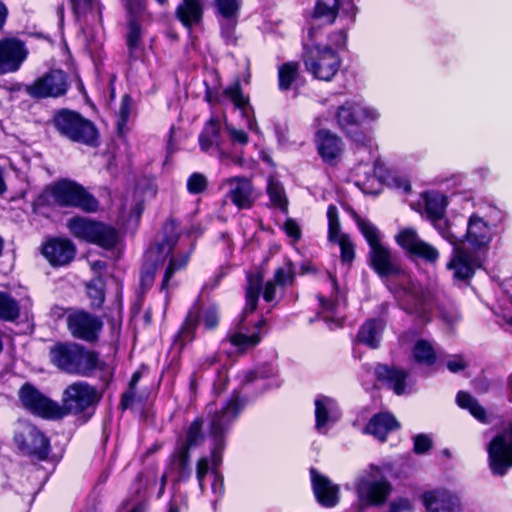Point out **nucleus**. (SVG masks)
Instances as JSON below:
<instances>
[{"label": "nucleus", "instance_id": "nucleus-1", "mask_svg": "<svg viewBox=\"0 0 512 512\" xmlns=\"http://www.w3.org/2000/svg\"><path fill=\"white\" fill-rule=\"evenodd\" d=\"M503 213L492 204L480 205L466 220L464 233L457 231L455 223H445L441 236L453 247L447 269L456 280H467L482 266L484 255L497 234Z\"/></svg>", "mask_w": 512, "mask_h": 512}, {"label": "nucleus", "instance_id": "nucleus-2", "mask_svg": "<svg viewBox=\"0 0 512 512\" xmlns=\"http://www.w3.org/2000/svg\"><path fill=\"white\" fill-rule=\"evenodd\" d=\"M244 407V402L240 399L239 395L233 394L231 398L225 402L220 409L215 408L213 405L208 406L210 416L209 437L212 441L211 461L212 469L209 471L208 458L202 457L197 462L196 478L199 488L202 493H205V481L209 478L211 481L210 487L212 493L219 498L224 492V480L221 474L217 471V467L222 461V451L225 445V435L230 429L231 425Z\"/></svg>", "mask_w": 512, "mask_h": 512}, {"label": "nucleus", "instance_id": "nucleus-3", "mask_svg": "<svg viewBox=\"0 0 512 512\" xmlns=\"http://www.w3.org/2000/svg\"><path fill=\"white\" fill-rule=\"evenodd\" d=\"M369 262L371 268L385 282L387 287L398 292L417 293L415 283L410 274L402 267L399 258L384 244L369 250Z\"/></svg>", "mask_w": 512, "mask_h": 512}, {"label": "nucleus", "instance_id": "nucleus-4", "mask_svg": "<svg viewBox=\"0 0 512 512\" xmlns=\"http://www.w3.org/2000/svg\"><path fill=\"white\" fill-rule=\"evenodd\" d=\"M52 363L60 370L74 375L88 376L99 364L97 353L76 343H59L50 350Z\"/></svg>", "mask_w": 512, "mask_h": 512}, {"label": "nucleus", "instance_id": "nucleus-5", "mask_svg": "<svg viewBox=\"0 0 512 512\" xmlns=\"http://www.w3.org/2000/svg\"><path fill=\"white\" fill-rule=\"evenodd\" d=\"M39 201L53 202L61 207L79 208L89 213L98 209V201L83 186L68 179L47 186Z\"/></svg>", "mask_w": 512, "mask_h": 512}, {"label": "nucleus", "instance_id": "nucleus-6", "mask_svg": "<svg viewBox=\"0 0 512 512\" xmlns=\"http://www.w3.org/2000/svg\"><path fill=\"white\" fill-rule=\"evenodd\" d=\"M163 233L165 235L164 241L158 244L157 247L150 249L146 257L149 260H153L157 254H164L165 257L169 256V262L161 284V290L168 291L173 275L187 266L191 251L173 252V246L177 242L179 235V225L175 220H169L165 223Z\"/></svg>", "mask_w": 512, "mask_h": 512}, {"label": "nucleus", "instance_id": "nucleus-7", "mask_svg": "<svg viewBox=\"0 0 512 512\" xmlns=\"http://www.w3.org/2000/svg\"><path fill=\"white\" fill-rule=\"evenodd\" d=\"M303 61L306 70L318 80L329 82L338 73L341 59L338 53L327 45H312L305 48Z\"/></svg>", "mask_w": 512, "mask_h": 512}, {"label": "nucleus", "instance_id": "nucleus-8", "mask_svg": "<svg viewBox=\"0 0 512 512\" xmlns=\"http://www.w3.org/2000/svg\"><path fill=\"white\" fill-rule=\"evenodd\" d=\"M67 227L74 237L103 248H111L118 242V233L114 228L86 217L69 219Z\"/></svg>", "mask_w": 512, "mask_h": 512}, {"label": "nucleus", "instance_id": "nucleus-9", "mask_svg": "<svg viewBox=\"0 0 512 512\" xmlns=\"http://www.w3.org/2000/svg\"><path fill=\"white\" fill-rule=\"evenodd\" d=\"M379 117L380 113L376 108L356 98L339 103L334 113L337 126L346 133L363 124L374 122Z\"/></svg>", "mask_w": 512, "mask_h": 512}, {"label": "nucleus", "instance_id": "nucleus-10", "mask_svg": "<svg viewBox=\"0 0 512 512\" xmlns=\"http://www.w3.org/2000/svg\"><path fill=\"white\" fill-rule=\"evenodd\" d=\"M54 125L60 134L71 141L86 145H94L97 141L95 126L79 113L62 110L54 117Z\"/></svg>", "mask_w": 512, "mask_h": 512}, {"label": "nucleus", "instance_id": "nucleus-11", "mask_svg": "<svg viewBox=\"0 0 512 512\" xmlns=\"http://www.w3.org/2000/svg\"><path fill=\"white\" fill-rule=\"evenodd\" d=\"M99 401L97 390L84 381H77L63 391L60 411L57 412V419L68 414H78L93 406Z\"/></svg>", "mask_w": 512, "mask_h": 512}, {"label": "nucleus", "instance_id": "nucleus-12", "mask_svg": "<svg viewBox=\"0 0 512 512\" xmlns=\"http://www.w3.org/2000/svg\"><path fill=\"white\" fill-rule=\"evenodd\" d=\"M17 448L25 455L44 460L50 450L47 437L34 425L19 422L14 435Z\"/></svg>", "mask_w": 512, "mask_h": 512}, {"label": "nucleus", "instance_id": "nucleus-13", "mask_svg": "<svg viewBox=\"0 0 512 512\" xmlns=\"http://www.w3.org/2000/svg\"><path fill=\"white\" fill-rule=\"evenodd\" d=\"M489 467L493 474L503 476L512 467V421L507 429L496 435L489 443Z\"/></svg>", "mask_w": 512, "mask_h": 512}, {"label": "nucleus", "instance_id": "nucleus-14", "mask_svg": "<svg viewBox=\"0 0 512 512\" xmlns=\"http://www.w3.org/2000/svg\"><path fill=\"white\" fill-rule=\"evenodd\" d=\"M375 474L361 476L356 483L359 501L367 506L383 504L391 492L390 483L383 477L376 479Z\"/></svg>", "mask_w": 512, "mask_h": 512}, {"label": "nucleus", "instance_id": "nucleus-15", "mask_svg": "<svg viewBox=\"0 0 512 512\" xmlns=\"http://www.w3.org/2000/svg\"><path fill=\"white\" fill-rule=\"evenodd\" d=\"M22 405L31 413L46 419H57L59 404L52 401L31 384H24L19 390Z\"/></svg>", "mask_w": 512, "mask_h": 512}, {"label": "nucleus", "instance_id": "nucleus-16", "mask_svg": "<svg viewBox=\"0 0 512 512\" xmlns=\"http://www.w3.org/2000/svg\"><path fill=\"white\" fill-rule=\"evenodd\" d=\"M396 243L408 254L434 263L439 258L438 250L431 244L423 241L413 228L401 229L395 236Z\"/></svg>", "mask_w": 512, "mask_h": 512}, {"label": "nucleus", "instance_id": "nucleus-17", "mask_svg": "<svg viewBox=\"0 0 512 512\" xmlns=\"http://www.w3.org/2000/svg\"><path fill=\"white\" fill-rule=\"evenodd\" d=\"M384 168L377 162L359 163L352 171L354 184L365 194H377L382 182L389 181L383 174Z\"/></svg>", "mask_w": 512, "mask_h": 512}, {"label": "nucleus", "instance_id": "nucleus-18", "mask_svg": "<svg viewBox=\"0 0 512 512\" xmlns=\"http://www.w3.org/2000/svg\"><path fill=\"white\" fill-rule=\"evenodd\" d=\"M66 322L68 330L74 338L87 342L96 340L103 326L98 317L84 311L70 313Z\"/></svg>", "mask_w": 512, "mask_h": 512}, {"label": "nucleus", "instance_id": "nucleus-19", "mask_svg": "<svg viewBox=\"0 0 512 512\" xmlns=\"http://www.w3.org/2000/svg\"><path fill=\"white\" fill-rule=\"evenodd\" d=\"M68 88L66 74L61 70H52L27 87L28 93L35 98L59 97Z\"/></svg>", "mask_w": 512, "mask_h": 512}, {"label": "nucleus", "instance_id": "nucleus-20", "mask_svg": "<svg viewBox=\"0 0 512 512\" xmlns=\"http://www.w3.org/2000/svg\"><path fill=\"white\" fill-rule=\"evenodd\" d=\"M227 187L225 198L230 200L238 209H249L256 200L253 184L246 177H231L222 182Z\"/></svg>", "mask_w": 512, "mask_h": 512}, {"label": "nucleus", "instance_id": "nucleus-21", "mask_svg": "<svg viewBox=\"0 0 512 512\" xmlns=\"http://www.w3.org/2000/svg\"><path fill=\"white\" fill-rule=\"evenodd\" d=\"M129 15L127 46L131 57H138L141 47V28L138 19L146 12L145 0H123Z\"/></svg>", "mask_w": 512, "mask_h": 512}, {"label": "nucleus", "instance_id": "nucleus-22", "mask_svg": "<svg viewBox=\"0 0 512 512\" xmlns=\"http://www.w3.org/2000/svg\"><path fill=\"white\" fill-rule=\"evenodd\" d=\"M190 457L187 447H177L170 456V462L161 477L160 488L158 497H162L165 492L166 482L168 477H172L176 483L184 482L189 479L191 475V468L189 465Z\"/></svg>", "mask_w": 512, "mask_h": 512}, {"label": "nucleus", "instance_id": "nucleus-23", "mask_svg": "<svg viewBox=\"0 0 512 512\" xmlns=\"http://www.w3.org/2000/svg\"><path fill=\"white\" fill-rule=\"evenodd\" d=\"M315 145L322 160L334 165L344 151V143L340 136L328 129H320L315 134Z\"/></svg>", "mask_w": 512, "mask_h": 512}, {"label": "nucleus", "instance_id": "nucleus-24", "mask_svg": "<svg viewBox=\"0 0 512 512\" xmlns=\"http://www.w3.org/2000/svg\"><path fill=\"white\" fill-rule=\"evenodd\" d=\"M24 44L14 38L0 40V74L15 72L26 59Z\"/></svg>", "mask_w": 512, "mask_h": 512}, {"label": "nucleus", "instance_id": "nucleus-25", "mask_svg": "<svg viewBox=\"0 0 512 512\" xmlns=\"http://www.w3.org/2000/svg\"><path fill=\"white\" fill-rule=\"evenodd\" d=\"M423 504L427 512H463L459 496L446 489L424 493Z\"/></svg>", "mask_w": 512, "mask_h": 512}, {"label": "nucleus", "instance_id": "nucleus-26", "mask_svg": "<svg viewBox=\"0 0 512 512\" xmlns=\"http://www.w3.org/2000/svg\"><path fill=\"white\" fill-rule=\"evenodd\" d=\"M311 482L317 501L324 507H334L339 502V486L316 469L310 470Z\"/></svg>", "mask_w": 512, "mask_h": 512}, {"label": "nucleus", "instance_id": "nucleus-27", "mask_svg": "<svg viewBox=\"0 0 512 512\" xmlns=\"http://www.w3.org/2000/svg\"><path fill=\"white\" fill-rule=\"evenodd\" d=\"M42 254L53 266L68 264L75 256L74 244L64 238H52L42 246Z\"/></svg>", "mask_w": 512, "mask_h": 512}, {"label": "nucleus", "instance_id": "nucleus-28", "mask_svg": "<svg viewBox=\"0 0 512 512\" xmlns=\"http://www.w3.org/2000/svg\"><path fill=\"white\" fill-rule=\"evenodd\" d=\"M217 15L220 17L222 36L227 42L234 40L241 0H214Z\"/></svg>", "mask_w": 512, "mask_h": 512}, {"label": "nucleus", "instance_id": "nucleus-29", "mask_svg": "<svg viewBox=\"0 0 512 512\" xmlns=\"http://www.w3.org/2000/svg\"><path fill=\"white\" fill-rule=\"evenodd\" d=\"M341 416L337 403L332 398L319 396L315 400V427L319 433L325 434Z\"/></svg>", "mask_w": 512, "mask_h": 512}, {"label": "nucleus", "instance_id": "nucleus-30", "mask_svg": "<svg viewBox=\"0 0 512 512\" xmlns=\"http://www.w3.org/2000/svg\"><path fill=\"white\" fill-rule=\"evenodd\" d=\"M420 202L423 205L427 217L433 222L434 227L440 233L441 228H445V223L453 221L443 220L442 216L447 206V198L444 194L437 191H427L420 195Z\"/></svg>", "mask_w": 512, "mask_h": 512}, {"label": "nucleus", "instance_id": "nucleus-31", "mask_svg": "<svg viewBox=\"0 0 512 512\" xmlns=\"http://www.w3.org/2000/svg\"><path fill=\"white\" fill-rule=\"evenodd\" d=\"M340 8V0H316L309 27V37H314V30L321 25L332 24Z\"/></svg>", "mask_w": 512, "mask_h": 512}, {"label": "nucleus", "instance_id": "nucleus-32", "mask_svg": "<svg viewBox=\"0 0 512 512\" xmlns=\"http://www.w3.org/2000/svg\"><path fill=\"white\" fill-rule=\"evenodd\" d=\"M207 99L209 102L216 101V102H222V101H230L235 108L239 109L244 117L249 118V98L245 96L241 89V84L239 81H236L232 85L226 87L223 90L222 96L219 99H213L210 92L207 93ZM254 121L251 119H248V127L250 129L254 128Z\"/></svg>", "mask_w": 512, "mask_h": 512}, {"label": "nucleus", "instance_id": "nucleus-33", "mask_svg": "<svg viewBox=\"0 0 512 512\" xmlns=\"http://www.w3.org/2000/svg\"><path fill=\"white\" fill-rule=\"evenodd\" d=\"M398 427L397 420L390 413H379L370 419L365 427V433L373 435L380 441H384L387 434Z\"/></svg>", "mask_w": 512, "mask_h": 512}, {"label": "nucleus", "instance_id": "nucleus-34", "mask_svg": "<svg viewBox=\"0 0 512 512\" xmlns=\"http://www.w3.org/2000/svg\"><path fill=\"white\" fill-rule=\"evenodd\" d=\"M203 5L201 0H182L176 8L177 19L187 28L201 22Z\"/></svg>", "mask_w": 512, "mask_h": 512}, {"label": "nucleus", "instance_id": "nucleus-35", "mask_svg": "<svg viewBox=\"0 0 512 512\" xmlns=\"http://www.w3.org/2000/svg\"><path fill=\"white\" fill-rule=\"evenodd\" d=\"M377 378L385 382L397 395L405 392V380L407 374L400 369L389 368L386 365H378L375 368Z\"/></svg>", "mask_w": 512, "mask_h": 512}, {"label": "nucleus", "instance_id": "nucleus-36", "mask_svg": "<svg viewBox=\"0 0 512 512\" xmlns=\"http://www.w3.org/2000/svg\"><path fill=\"white\" fill-rule=\"evenodd\" d=\"M456 402L459 407L469 411V413L483 424L489 423V417L485 408L471 394L460 391L456 396Z\"/></svg>", "mask_w": 512, "mask_h": 512}, {"label": "nucleus", "instance_id": "nucleus-37", "mask_svg": "<svg viewBox=\"0 0 512 512\" xmlns=\"http://www.w3.org/2000/svg\"><path fill=\"white\" fill-rule=\"evenodd\" d=\"M248 285L246 288V305L243 310V316L253 313L257 307L260 291L262 288L263 277L260 273H253L247 276Z\"/></svg>", "mask_w": 512, "mask_h": 512}, {"label": "nucleus", "instance_id": "nucleus-38", "mask_svg": "<svg viewBox=\"0 0 512 512\" xmlns=\"http://www.w3.org/2000/svg\"><path fill=\"white\" fill-rule=\"evenodd\" d=\"M384 325L378 320H369L364 323L357 335L358 342L364 343L370 348H377L380 342Z\"/></svg>", "mask_w": 512, "mask_h": 512}, {"label": "nucleus", "instance_id": "nucleus-39", "mask_svg": "<svg viewBox=\"0 0 512 512\" xmlns=\"http://www.w3.org/2000/svg\"><path fill=\"white\" fill-rule=\"evenodd\" d=\"M220 128L216 121L210 120L205 125L202 133L199 136V144L202 151L211 153L217 150L220 145Z\"/></svg>", "mask_w": 512, "mask_h": 512}, {"label": "nucleus", "instance_id": "nucleus-40", "mask_svg": "<svg viewBox=\"0 0 512 512\" xmlns=\"http://www.w3.org/2000/svg\"><path fill=\"white\" fill-rule=\"evenodd\" d=\"M352 217L356 222L359 231L367 241L370 249H373L383 244L382 233L371 221L361 218L355 212L352 213Z\"/></svg>", "mask_w": 512, "mask_h": 512}, {"label": "nucleus", "instance_id": "nucleus-41", "mask_svg": "<svg viewBox=\"0 0 512 512\" xmlns=\"http://www.w3.org/2000/svg\"><path fill=\"white\" fill-rule=\"evenodd\" d=\"M412 356L415 362L430 366L436 360V351L431 342L420 339L413 346Z\"/></svg>", "mask_w": 512, "mask_h": 512}, {"label": "nucleus", "instance_id": "nucleus-42", "mask_svg": "<svg viewBox=\"0 0 512 512\" xmlns=\"http://www.w3.org/2000/svg\"><path fill=\"white\" fill-rule=\"evenodd\" d=\"M261 336L257 332L247 333L242 324L239 325L238 331L230 336L232 345L240 350L253 348L259 344Z\"/></svg>", "mask_w": 512, "mask_h": 512}, {"label": "nucleus", "instance_id": "nucleus-43", "mask_svg": "<svg viewBox=\"0 0 512 512\" xmlns=\"http://www.w3.org/2000/svg\"><path fill=\"white\" fill-rule=\"evenodd\" d=\"M299 76V64L297 62H287L278 69L279 89L289 90L292 84Z\"/></svg>", "mask_w": 512, "mask_h": 512}, {"label": "nucleus", "instance_id": "nucleus-44", "mask_svg": "<svg viewBox=\"0 0 512 512\" xmlns=\"http://www.w3.org/2000/svg\"><path fill=\"white\" fill-rule=\"evenodd\" d=\"M20 315L18 302L11 295L0 292V319L4 321H14Z\"/></svg>", "mask_w": 512, "mask_h": 512}, {"label": "nucleus", "instance_id": "nucleus-45", "mask_svg": "<svg viewBox=\"0 0 512 512\" xmlns=\"http://www.w3.org/2000/svg\"><path fill=\"white\" fill-rule=\"evenodd\" d=\"M320 305V314L323 320L330 328L338 327L341 325L342 318L339 316L335 302L325 299L322 296L318 297Z\"/></svg>", "mask_w": 512, "mask_h": 512}, {"label": "nucleus", "instance_id": "nucleus-46", "mask_svg": "<svg viewBox=\"0 0 512 512\" xmlns=\"http://www.w3.org/2000/svg\"><path fill=\"white\" fill-rule=\"evenodd\" d=\"M267 193L272 204L281 210L287 209V198L283 185L273 177L268 179Z\"/></svg>", "mask_w": 512, "mask_h": 512}, {"label": "nucleus", "instance_id": "nucleus-47", "mask_svg": "<svg viewBox=\"0 0 512 512\" xmlns=\"http://www.w3.org/2000/svg\"><path fill=\"white\" fill-rule=\"evenodd\" d=\"M328 218V238L332 242H336L339 236H348L340 232V222L338 218V210L335 205H329L327 209Z\"/></svg>", "mask_w": 512, "mask_h": 512}, {"label": "nucleus", "instance_id": "nucleus-48", "mask_svg": "<svg viewBox=\"0 0 512 512\" xmlns=\"http://www.w3.org/2000/svg\"><path fill=\"white\" fill-rule=\"evenodd\" d=\"M202 440V421L195 419L188 428L185 442L178 447H187V451L189 452L190 448L197 446Z\"/></svg>", "mask_w": 512, "mask_h": 512}, {"label": "nucleus", "instance_id": "nucleus-49", "mask_svg": "<svg viewBox=\"0 0 512 512\" xmlns=\"http://www.w3.org/2000/svg\"><path fill=\"white\" fill-rule=\"evenodd\" d=\"M198 320L199 317L197 312L189 311L178 334L182 342L191 341L193 339Z\"/></svg>", "mask_w": 512, "mask_h": 512}, {"label": "nucleus", "instance_id": "nucleus-50", "mask_svg": "<svg viewBox=\"0 0 512 512\" xmlns=\"http://www.w3.org/2000/svg\"><path fill=\"white\" fill-rule=\"evenodd\" d=\"M294 279V271L292 264L290 262L286 263L284 266H281L276 269L273 277V282L277 284L279 287H284L293 282Z\"/></svg>", "mask_w": 512, "mask_h": 512}, {"label": "nucleus", "instance_id": "nucleus-51", "mask_svg": "<svg viewBox=\"0 0 512 512\" xmlns=\"http://www.w3.org/2000/svg\"><path fill=\"white\" fill-rule=\"evenodd\" d=\"M208 181L205 175L195 172L187 180V190L190 194H200L207 188Z\"/></svg>", "mask_w": 512, "mask_h": 512}, {"label": "nucleus", "instance_id": "nucleus-52", "mask_svg": "<svg viewBox=\"0 0 512 512\" xmlns=\"http://www.w3.org/2000/svg\"><path fill=\"white\" fill-rule=\"evenodd\" d=\"M87 294L92 300L93 306H100L104 302V292L100 279L92 280L87 284Z\"/></svg>", "mask_w": 512, "mask_h": 512}, {"label": "nucleus", "instance_id": "nucleus-53", "mask_svg": "<svg viewBox=\"0 0 512 512\" xmlns=\"http://www.w3.org/2000/svg\"><path fill=\"white\" fill-rule=\"evenodd\" d=\"M201 321L207 330L214 329L219 322V312L215 305H210L205 308L201 315Z\"/></svg>", "mask_w": 512, "mask_h": 512}, {"label": "nucleus", "instance_id": "nucleus-54", "mask_svg": "<svg viewBox=\"0 0 512 512\" xmlns=\"http://www.w3.org/2000/svg\"><path fill=\"white\" fill-rule=\"evenodd\" d=\"M341 249V259L343 262H351L354 259V244L349 236H339L336 241Z\"/></svg>", "mask_w": 512, "mask_h": 512}, {"label": "nucleus", "instance_id": "nucleus-55", "mask_svg": "<svg viewBox=\"0 0 512 512\" xmlns=\"http://www.w3.org/2000/svg\"><path fill=\"white\" fill-rule=\"evenodd\" d=\"M226 131L230 137V140L234 144L246 145L248 143V135L245 131L241 129H236L232 125H225Z\"/></svg>", "mask_w": 512, "mask_h": 512}, {"label": "nucleus", "instance_id": "nucleus-56", "mask_svg": "<svg viewBox=\"0 0 512 512\" xmlns=\"http://www.w3.org/2000/svg\"><path fill=\"white\" fill-rule=\"evenodd\" d=\"M446 366L450 372L458 373L467 368L468 361L462 355H453L447 360Z\"/></svg>", "mask_w": 512, "mask_h": 512}, {"label": "nucleus", "instance_id": "nucleus-57", "mask_svg": "<svg viewBox=\"0 0 512 512\" xmlns=\"http://www.w3.org/2000/svg\"><path fill=\"white\" fill-rule=\"evenodd\" d=\"M432 446L431 438L426 434H418L414 437V451L417 454L427 452Z\"/></svg>", "mask_w": 512, "mask_h": 512}, {"label": "nucleus", "instance_id": "nucleus-58", "mask_svg": "<svg viewBox=\"0 0 512 512\" xmlns=\"http://www.w3.org/2000/svg\"><path fill=\"white\" fill-rule=\"evenodd\" d=\"M217 156L221 164L229 166L231 164H240L241 158L235 154H232L226 150L222 146H220L217 150Z\"/></svg>", "mask_w": 512, "mask_h": 512}, {"label": "nucleus", "instance_id": "nucleus-59", "mask_svg": "<svg viewBox=\"0 0 512 512\" xmlns=\"http://www.w3.org/2000/svg\"><path fill=\"white\" fill-rule=\"evenodd\" d=\"M94 0H70L72 9L77 17L88 12L93 5Z\"/></svg>", "mask_w": 512, "mask_h": 512}, {"label": "nucleus", "instance_id": "nucleus-60", "mask_svg": "<svg viewBox=\"0 0 512 512\" xmlns=\"http://www.w3.org/2000/svg\"><path fill=\"white\" fill-rule=\"evenodd\" d=\"M130 108H131V101L130 97L128 95H125L122 98L121 106L119 109V121L118 126L124 125L126 121L128 120L129 114H130Z\"/></svg>", "mask_w": 512, "mask_h": 512}, {"label": "nucleus", "instance_id": "nucleus-61", "mask_svg": "<svg viewBox=\"0 0 512 512\" xmlns=\"http://www.w3.org/2000/svg\"><path fill=\"white\" fill-rule=\"evenodd\" d=\"M284 231L293 241L299 240L301 231L299 225L293 219H287L283 225Z\"/></svg>", "mask_w": 512, "mask_h": 512}, {"label": "nucleus", "instance_id": "nucleus-62", "mask_svg": "<svg viewBox=\"0 0 512 512\" xmlns=\"http://www.w3.org/2000/svg\"><path fill=\"white\" fill-rule=\"evenodd\" d=\"M276 286L277 284L273 281H268L265 284L263 298L266 302H272L276 297Z\"/></svg>", "mask_w": 512, "mask_h": 512}, {"label": "nucleus", "instance_id": "nucleus-63", "mask_svg": "<svg viewBox=\"0 0 512 512\" xmlns=\"http://www.w3.org/2000/svg\"><path fill=\"white\" fill-rule=\"evenodd\" d=\"M352 140L355 144L359 145L360 147H367L369 150L372 149L373 140L371 139V137L362 134H354L352 136Z\"/></svg>", "mask_w": 512, "mask_h": 512}, {"label": "nucleus", "instance_id": "nucleus-64", "mask_svg": "<svg viewBox=\"0 0 512 512\" xmlns=\"http://www.w3.org/2000/svg\"><path fill=\"white\" fill-rule=\"evenodd\" d=\"M390 181L391 182L388 183L389 185H395L405 192H409L411 190L410 182L406 178L391 177Z\"/></svg>", "mask_w": 512, "mask_h": 512}]
</instances>
